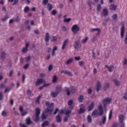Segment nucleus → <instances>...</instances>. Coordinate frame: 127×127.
<instances>
[{
  "label": "nucleus",
  "mask_w": 127,
  "mask_h": 127,
  "mask_svg": "<svg viewBox=\"0 0 127 127\" xmlns=\"http://www.w3.org/2000/svg\"><path fill=\"white\" fill-rule=\"evenodd\" d=\"M109 87H110V83H106L104 86V90L106 91V90H107V89H108Z\"/></svg>",
  "instance_id": "29"
},
{
  "label": "nucleus",
  "mask_w": 127,
  "mask_h": 127,
  "mask_svg": "<svg viewBox=\"0 0 127 127\" xmlns=\"http://www.w3.org/2000/svg\"><path fill=\"white\" fill-rule=\"evenodd\" d=\"M1 115L3 116V117H5V116H6V112H5V111H2Z\"/></svg>",
  "instance_id": "56"
},
{
  "label": "nucleus",
  "mask_w": 127,
  "mask_h": 127,
  "mask_svg": "<svg viewBox=\"0 0 127 127\" xmlns=\"http://www.w3.org/2000/svg\"><path fill=\"white\" fill-rule=\"evenodd\" d=\"M26 123L27 125H30V124H32V121H31V119H30V117H28L26 119Z\"/></svg>",
  "instance_id": "23"
},
{
  "label": "nucleus",
  "mask_w": 127,
  "mask_h": 127,
  "mask_svg": "<svg viewBox=\"0 0 127 127\" xmlns=\"http://www.w3.org/2000/svg\"><path fill=\"white\" fill-rule=\"evenodd\" d=\"M88 37H86L84 39H83L81 41V43H86L88 41Z\"/></svg>",
  "instance_id": "34"
},
{
  "label": "nucleus",
  "mask_w": 127,
  "mask_h": 127,
  "mask_svg": "<svg viewBox=\"0 0 127 127\" xmlns=\"http://www.w3.org/2000/svg\"><path fill=\"white\" fill-rule=\"evenodd\" d=\"M101 83L100 82H97L96 84V91L97 92H99L100 91V89H101Z\"/></svg>",
  "instance_id": "20"
},
{
  "label": "nucleus",
  "mask_w": 127,
  "mask_h": 127,
  "mask_svg": "<svg viewBox=\"0 0 127 127\" xmlns=\"http://www.w3.org/2000/svg\"><path fill=\"white\" fill-rule=\"evenodd\" d=\"M102 14L104 16H107V15H108V14H109V10L108 9H107V8L103 9V11H102Z\"/></svg>",
  "instance_id": "17"
},
{
  "label": "nucleus",
  "mask_w": 127,
  "mask_h": 127,
  "mask_svg": "<svg viewBox=\"0 0 127 127\" xmlns=\"http://www.w3.org/2000/svg\"><path fill=\"white\" fill-rule=\"evenodd\" d=\"M29 10V7L28 6H26L24 8V12H27Z\"/></svg>",
  "instance_id": "49"
},
{
  "label": "nucleus",
  "mask_w": 127,
  "mask_h": 127,
  "mask_svg": "<svg viewBox=\"0 0 127 127\" xmlns=\"http://www.w3.org/2000/svg\"><path fill=\"white\" fill-rule=\"evenodd\" d=\"M125 35V26L122 25L121 30V36L123 38Z\"/></svg>",
  "instance_id": "15"
},
{
  "label": "nucleus",
  "mask_w": 127,
  "mask_h": 127,
  "mask_svg": "<svg viewBox=\"0 0 127 127\" xmlns=\"http://www.w3.org/2000/svg\"><path fill=\"white\" fill-rule=\"evenodd\" d=\"M106 121H107V117H106V116H104L102 119V124L103 125H105V124H106Z\"/></svg>",
  "instance_id": "31"
},
{
  "label": "nucleus",
  "mask_w": 127,
  "mask_h": 127,
  "mask_svg": "<svg viewBox=\"0 0 127 127\" xmlns=\"http://www.w3.org/2000/svg\"><path fill=\"white\" fill-rule=\"evenodd\" d=\"M64 110H61L59 111V115H63L64 114Z\"/></svg>",
  "instance_id": "51"
},
{
  "label": "nucleus",
  "mask_w": 127,
  "mask_h": 127,
  "mask_svg": "<svg viewBox=\"0 0 127 127\" xmlns=\"http://www.w3.org/2000/svg\"><path fill=\"white\" fill-rule=\"evenodd\" d=\"M90 31L91 32H93V31H97V33H96V35H99L101 32V29L98 28H92L91 29Z\"/></svg>",
  "instance_id": "12"
},
{
  "label": "nucleus",
  "mask_w": 127,
  "mask_h": 127,
  "mask_svg": "<svg viewBox=\"0 0 127 127\" xmlns=\"http://www.w3.org/2000/svg\"><path fill=\"white\" fill-rule=\"evenodd\" d=\"M65 91L67 92V96L70 95V91H69V88L65 87Z\"/></svg>",
  "instance_id": "41"
},
{
  "label": "nucleus",
  "mask_w": 127,
  "mask_h": 127,
  "mask_svg": "<svg viewBox=\"0 0 127 127\" xmlns=\"http://www.w3.org/2000/svg\"><path fill=\"white\" fill-rule=\"evenodd\" d=\"M114 84L116 85V86H120V81L117 80V79H114Z\"/></svg>",
  "instance_id": "33"
},
{
  "label": "nucleus",
  "mask_w": 127,
  "mask_h": 127,
  "mask_svg": "<svg viewBox=\"0 0 127 127\" xmlns=\"http://www.w3.org/2000/svg\"><path fill=\"white\" fill-rule=\"evenodd\" d=\"M56 40H57V38H56V37L53 36V37H52L51 41L52 42H55V41H56Z\"/></svg>",
  "instance_id": "45"
},
{
  "label": "nucleus",
  "mask_w": 127,
  "mask_h": 127,
  "mask_svg": "<svg viewBox=\"0 0 127 127\" xmlns=\"http://www.w3.org/2000/svg\"><path fill=\"white\" fill-rule=\"evenodd\" d=\"M68 42H69V39H66L64 41V42H63V44H64L65 45H67V43H68Z\"/></svg>",
  "instance_id": "50"
},
{
  "label": "nucleus",
  "mask_w": 127,
  "mask_h": 127,
  "mask_svg": "<svg viewBox=\"0 0 127 127\" xmlns=\"http://www.w3.org/2000/svg\"><path fill=\"white\" fill-rule=\"evenodd\" d=\"M62 30H63V31L65 32L67 30V28H66V27H65V26H63L62 27Z\"/></svg>",
  "instance_id": "59"
},
{
  "label": "nucleus",
  "mask_w": 127,
  "mask_h": 127,
  "mask_svg": "<svg viewBox=\"0 0 127 127\" xmlns=\"http://www.w3.org/2000/svg\"><path fill=\"white\" fill-rule=\"evenodd\" d=\"M109 9H110V10L111 11H113L116 10V9H117V5L114 4H112L110 7H109Z\"/></svg>",
  "instance_id": "18"
},
{
  "label": "nucleus",
  "mask_w": 127,
  "mask_h": 127,
  "mask_svg": "<svg viewBox=\"0 0 127 127\" xmlns=\"http://www.w3.org/2000/svg\"><path fill=\"white\" fill-rule=\"evenodd\" d=\"M125 118L126 117L125 116L123 115H121L119 116V123L121 124V127H125V122H124V120H125Z\"/></svg>",
  "instance_id": "5"
},
{
  "label": "nucleus",
  "mask_w": 127,
  "mask_h": 127,
  "mask_svg": "<svg viewBox=\"0 0 127 127\" xmlns=\"http://www.w3.org/2000/svg\"><path fill=\"white\" fill-rule=\"evenodd\" d=\"M49 39H50V36H49V33H46V36L45 38V41H46V44L47 45V43L49 42Z\"/></svg>",
  "instance_id": "16"
},
{
  "label": "nucleus",
  "mask_w": 127,
  "mask_h": 127,
  "mask_svg": "<svg viewBox=\"0 0 127 127\" xmlns=\"http://www.w3.org/2000/svg\"><path fill=\"white\" fill-rule=\"evenodd\" d=\"M62 87H61V86L59 85L57 86L56 91L57 93H58V94H59V93H60V91L62 90Z\"/></svg>",
  "instance_id": "22"
},
{
  "label": "nucleus",
  "mask_w": 127,
  "mask_h": 127,
  "mask_svg": "<svg viewBox=\"0 0 127 127\" xmlns=\"http://www.w3.org/2000/svg\"><path fill=\"white\" fill-rule=\"evenodd\" d=\"M49 125V123L48 121H45L43 123L42 127H44L45 126H48Z\"/></svg>",
  "instance_id": "36"
},
{
  "label": "nucleus",
  "mask_w": 127,
  "mask_h": 127,
  "mask_svg": "<svg viewBox=\"0 0 127 127\" xmlns=\"http://www.w3.org/2000/svg\"><path fill=\"white\" fill-rule=\"evenodd\" d=\"M39 115H40V109L37 108L36 109L35 118L34 119V121L36 122L39 121Z\"/></svg>",
  "instance_id": "3"
},
{
  "label": "nucleus",
  "mask_w": 127,
  "mask_h": 127,
  "mask_svg": "<svg viewBox=\"0 0 127 127\" xmlns=\"http://www.w3.org/2000/svg\"><path fill=\"white\" fill-rule=\"evenodd\" d=\"M58 92H55V91H52L51 92V97H52L53 98H56V97H57V96H58Z\"/></svg>",
  "instance_id": "19"
},
{
  "label": "nucleus",
  "mask_w": 127,
  "mask_h": 127,
  "mask_svg": "<svg viewBox=\"0 0 127 127\" xmlns=\"http://www.w3.org/2000/svg\"><path fill=\"white\" fill-rule=\"evenodd\" d=\"M29 47V44L28 43L26 44L25 48H23L22 50L23 53H26V52H27Z\"/></svg>",
  "instance_id": "14"
},
{
  "label": "nucleus",
  "mask_w": 127,
  "mask_h": 127,
  "mask_svg": "<svg viewBox=\"0 0 127 127\" xmlns=\"http://www.w3.org/2000/svg\"><path fill=\"white\" fill-rule=\"evenodd\" d=\"M64 114L67 116V117H69V115L71 114V110H67Z\"/></svg>",
  "instance_id": "38"
},
{
  "label": "nucleus",
  "mask_w": 127,
  "mask_h": 127,
  "mask_svg": "<svg viewBox=\"0 0 127 127\" xmlns=\"http://www.w3.org/2000/svg\"><path fill=\"white\" fill-rule=\"evenodd\" d=\"M56 121L58 123H61L62 120H61V117L60 116V115H58L56 117Z\"/></svg>",
  "instance_id": "25"
},
{
  "label": "nucleus",
  "mask_w": 127,
  "mask_h": 127,
  "mask_svg": "<svg viewBox=\"0 0 127 127\" xmlns=\"http://www.w3.org/2000/svg\"><path fill=\"white\" fill-rule=\"evenodd\" d=\"M5 55H6V54H5V52H1L0 57L1 60H4L5 59Z\"/></svg>",
  "instance_id": "24"
},
{
  "label": "nucleus",
  "mask_w": 127,
  "mask_h": 127,
  "mask_svg": "<svg viewBox=\"0 0 127 127\" xmlns=\"http://www.w3.org/2000/svg\"><path fill=\"white\" fill-rule=\"evenodd\" d=\"M78 114H82L85 112V107H84V105L81 104L80 105V109L78 110Z\"/></svg>",
  "instance_id": "10"
},
{
  "label": "nucleus",
  "mask_w": 127,
  "mask_h": 127,
  "mask_svg": "<svg viewBox=\"0 0 127 127\" xmlns=\"http://www.w3.org/2000/svg\"><path fill=\"white\" fill-rule=\"evenodd\" d=\"M18 2V0H14L13 5H15V4H16V3H17Z\"/></svg>",
  "instance_id": "57"
},
{
  "label": "nucleus",
  "mask_w": 127,
  "mask_h": 127,
  "mask_svg": "<svg viewBox=\"0 0 127 127\" xmlns=\"http://www.w3.org/2000/svg\"><path fill=\"white\" fill-rule=\"evenodd\" d=\"M19 125L21 127H26V126H25V125L22 124L21 123H20Z\"/></svg>",
  "instance_id": "63"
},
{
  "label": "nucleus",
  "mask_w": 127,
  "mask_h": 127,
  "mask_svg": "<svg viewBox=\"0 0 127 127\" xmlns=\"http://www.w3.org/2000/svg\"><path fill=\"white\" fill-rule=\"evenodd\" d=\"M50 83H45L43 85V87H49L50 86Z\"/></svg>",
  "instance_id": "62"
},
{
  "label": "nucleus",
  "mask_w": 127,
  "mask_h": 127,
  "mask_svg": "<svg viewBox=\"0 0 127 127\" xmlns=\"http://www.w3.org/2000/svg\"><path fill=\"white\" fill-rule=\"evenodd\" d=\"M65 74L68 75V76H72L73 75V74H72V72H71V71H69L68 70H66Z\"/></svg>",
  "instance_id": "35"
},
{
  "label": "nucleus",
  "mask_w": 127,
  "mask_h": 127,
  "mask_svg": "<svg viewBox=\"0 0 127 127\" xmlns=\"http://www.w3.org/2000/svg\"><path fill=\"white\" fill-rule=\"evenodd\" d=\"M101 8H102V6L100 5V4H98L97 6V11H100V10H101Z\"/></svg>",
  "instance_id": "42"
},
{
  "label": "nucleus",
  "mask_w": 127,
  "mask_h": 127,
  "mask_svg": "<svg viewBox=\"0 0 127 127\" xmlns=\"http://www.w3.org/2000/svg\"><path fill=\"white\" fill-rule=\"evenodd\" d=\"M46 105L48 107V108L44 112L42 115L41 119L42 120H45L47 118V115H46V113H50L51 114L53 111V107H54V103H52L50 104L49 102L47 101L46 102Z\"/></svg>",
  "instance_id": "1"
},
{
  "label": "nucleus",
  "mask_w": 127,
  "mask_h": 127,
  "mask_svg": "<svg viewBox=\"0 0 127 127\" xmlns=\"http://www.w3.org/2000/svg\"><path fill=\"white\" fill-rule=\"evenodd\" d=\"M74 59L76 61H79V60H81V57H75L74 58Z\"/></svg>",
  "instance_id": "53"
},
{
  "label": "nucleus",
  "mask_w": 127,
  "mask_h": 127,
  "mask_svg": "<svg viewBox=\"0 0 127 127\" xmlns=\"http://www.w3.org/2000/svg\"><path fill=\"white\" fill-rule=\"evenodd\" d=\"M58 49L57 47L55 46V47H54V48L53 49V51H52V56H54V55H55V51H56Z\"/></svg>",
  "instance_id": "30"
},
{
  "label": "nucleus",
  "mask_w": 127,
  "mask_h": 127,
  "mask_svg": "<svg viewBox=\"0 0 127 127\" xmlns=\"http://www.w3.org/2000/svg\"><path fill=\"white\" fill-rule=\"evenodd\" d=\"M113 116V111L110 110L109 115V120H111L112 119V116Z\"/></svg>",
  "instance_id": "39"
},
{
  "label": "nucleus",
  "mask_w": 127,
  "mask_h": 127,
  "mask_svg": "<svg viewBox=\"0 0 127 127\" xmlns=\"http://www.w3.org/2000/svg\"><path fill=\"white\" fill-rule=\"evenodd\" d=\"M111 101H112V99L110 98H106L103 100V104L104 105V108L106 109L107 108V106L106 105H108V104H110L111 103Z\"/></svg>",
  "instance_id": "6"
},
{
  "label": "nucleus",
  "mask_w": 127,
  "mask_h": 127,
  "mask_svg": "<svg viewBox=\"0 0 127 127\" xmlns=\"http://www.w3.org/2000/svg\"><path fill=\"white\" fill-rule=\"evenodd\" d=\"M48 3V0H43V3L46 5V4H47Z\"/></svg>",
  "instance_id": "54"
},
{
  "label": "nucleus",
  "mask_w": 127,
  "mask_h": 127,
  "mask_svg": "<svg viewBox=\"0 0 127 127\" xmlns=\"http://www.w3.org/2000/svg\"><path fill=\"white\" fill-rule=\"evenodd\" d=\"M68 105L69 106V109H73V106H72L73 105V101L69 100L68 102Z\"/></svg>",
  "instance_id": "27"
},
{
  "label": "nucleus",
  "mask_w": 127,
  "mask_h": 127,
  "mask_svg": "<svg viewBox=\"0 0 127 127\" xmlns=\"http://www.w3.org/2000/svg\"><path fill=\"white\" fill-rule=\"evenodd\" d=\"M87 122H88V123H92V118L91 117V116H88Z\"/></svg>",
  "instance_id": "40"
},
{
  "label": "nucleus",
  "mask_w": 127,
  "mask_h": 127,
  "mask_svg": "<svg viewBox=\"0 0 127 127\" xmlns=\"http://www.w3.org/2000/svg\"><path fill=\"white\" fill-rule=\"evenodd\" d=\"M47 8H48L49 10H51V9H52V8H53V6L52 5V4L48 3L47 4Z\"/></svg>",
  "instance_id": "32"
},
{
  "label": "nucleus",
  "mask_w": 127,
  "mask_h": 127,
  "mask_svg": "<svg viewBox=\"0 0 127 127\" xmlns=\"http://www.w3.org/2000/svg\"><path fill=\"white\" fill-rule=\"evenodd\" d=\"M113 19H115V20H117L118 18V15L117 14H115L112 16Z\"/></svg>",
  "instance_id": "47"
},
{
  "label": "nucleus",
  "mask_w": 127,
  "mask_h": 127,
  "mask_svg": "<svg viewBox=\"0 0 127 127\" xmlns=\"http://www.w3.org/2000/svg\"><path fill=\"white\" fill-rule=\"evenodd\" d=\"M19 111L21 113V115L23 117L25 116L27 114V112L26 111H23V108L22 106H20Z\"/></svg>",
  "instance_id": "13"
},
{
  "label": "nucleus",
  "mask_w": 127,
  "mask_h": 127,
  "mask_svg": "<svg viewBox=\"0 0 127 127\" xmlns=\"http://www.w3.org/2000/svg\"><path fill=\"white\" fill-rule=\"evenodd\" d=\"M9 18V16L7 15V14L4 16V17L1 19V21H5L6 20H7L8 18Z\"/></svg>",
  "instance_id": "26"
},
{
  "label": "nucleus",
  "mask_w": 127,
  "mask_h": 127,
  "mask_svg": "<svg viewBox=\"0 0 127 127\" xmlns=\"http://www.w3.org/2000/svg\"><path fill=\"white\" fill-rule=\"evenodd\" d=\"M98 110H94L92 112V116L93 117V118H97V117H98L99 116H102L103 114H104V111H103V107H102V105H100L98 106Z\"/></svg>",
  "instance_id": "2"
},
{
  "label": "nucleus",
  "mask_w": 127,
  "mask_h": 127,
  "mask_svg": "<svg viewBox=\"0 0 127 127\" xmlns=\"http://www.w3.org/2000/svg\"><path fill=\"white\" fill-rule=\"evenodd\" d=\"M94 107H95V103L94 102H91L90 104L88 105V110L89 112L92 111L93 109H94Z\"/></svg>",
  "instance_id": "9"
},
{
  "label": "nucleus",
  "mask_w": 127,
  "mask_h": 127,
  "mask_svg": "<svg viewBox=\"0 0 127 127\" xmlns=\"http://www.w3.org/2000/svg\"><path fill=\"white\" fill-rule=\"evenodd\" d=\"M27 93L29 96H31V90L28 89L27 91Z\"/></svg>",
  "instance_id": "55"
},
{
  "label": "nucleus",
  "mask_w": 127,
  "mask_h": 127,
  "mask_svg": "<svg viewBox=\"0 0 127 127\" xmlns=\"http://www.w3.org/2000/svg\"><path fill=\"white\" fill-rule=\"evenodd\" d=\"M75 91H76V89H75V87H71V91H70L71 93H74L75 92Z\"/></svg>",
  "instance_id": "52"
},
{
  "label": "nucleus",
  "mask_w": 127,
  "mask_h": 127,
  "mask_svg": "<svg viewBox=\"0 0 127 127\" xmlns=\"http://www.w3.org/2000/svg\"><path fill=\"white\" fill-rule=\"evenodd\" d=\"M125 44H127V33L125 39Z\"/></svg>",
  "instance_id": "61"
},
{
  "label": "nucleus",
  "mask_w": 127,
  "mask_h": 127,
  "mask_svg": "<svg viewBox=\"0 0 127 127\" xmlns=\"http://www.w3.org/2000/svg\"><path fill=\"white\" fill-rule=\"evenodd\" d=\"M57 13V11L56 10H53L51 12V14H53V15H55Z\"/></svg>",
  "instance_id": "48"
},
{
  "label": "nucleus",
  "mask_w": 127,
  "mask_h": 127,
  "mask_svg": "<svg viewBox=\"0 0 127 127\" xmlns=\"http://www.w3.org/2000/svg\"><path fill=\"white\" fill-rule=\"evenodd\" d=\"M74 46L75 49H76L77 50H78V49H80L81 47V44H80V41L75 42Z\"/></svg>",
  "instance_id": "7"
},
{
  "label": "nucleus",
  "mask_w": 127,
  "mask_h": 127,
  "mask_svg": "<svg viewBox=\"0 0 127 127\" xmlns=\"http://www.w3.org/2000/svg\"><path fill=\"white\" fill-rule=\"evenodd\" d=\"M123 64L124 65H126L127 64V60L126 59H124Z\"/></svg>",
  "instance_id": "60"
},
{
  "label": "nucleus",
  "mask_w": 127,
  "mask_h": 127,
  "mask_svg": "<svg viewBox=\"0 0 127 127\" xmlns=\"http://www.w3.org/2000/svg\"><path fill=\"white\" fill-rule=\"evenodd\" d=\"M57 81V76L56 75H55L53 77V82L55 83Z\"/></svg>",
  "instance_id": "43"
},
{
  "label": "nucleus",
  "mask_w": 127,
  "mask_h": 127,
  "mask_svg": "<svg viewBox=\"0 0 127 127\" xmlns=\"http://www.w3.org/2000/svg\"><path fill=\"white\" fill-rule=\"evenodd\" d=\"M105 67L107 68L109 72H113L115 69V67L113 65H106Z\"/></svg>",
  "instance_id": "8"
},
{
  "label": "nucleus",
  "mask_w": 127,
  "mask_h": 127,
  "mask_svg": "<svg viewBox=\"0 0 127 127\" xmlns=\"http://www.w3.org/2000/svg\"><path fill=\"white\" fill-rule=\"evenodd\" d=\"M83 100H84V96L82 95H80V96L78 97V102H79L80 103H82Z\"/></svg>",
  "instance_id": "28"
},
{
  "label": "nucleus",
  "mask_w": 127,
  "mask_h": 127,
  "mask_svg": "<svg viewBox=\"0 0 127 127\" xmlns=\"http://www.w3.org/2000/svg\"><path fill=\"white\" fill-rule=\"evenodd\" d=\"M84 63H85V62H84V61H79L78 62V65H79V66H83V65H84Z\"/></svg>",
  "instance_id": "44"
},
{
  "label": "nucleus",
  "mask_w": 127,
  "mask_h": 127,
  "mask_svg": "<svg viewBox=\"0 0 127 127\" xmlns=\"http://www.w3.org/2000/svg\"><path fill=\"white\" fill-rule=\"evenodd\" d=\"M72 62H73V58H70L66 61L65 64L66 65H70V64H71V63H72Z\"/></svg>",
  "instance_id": "21"
},
{
  "label": "nucleus",
  "mask_w": 127,
  "mask_h": 127,
  "mask_svg": "<svg viewBox=\"0 0 127 127\" xmlns=\"http://www.w3.org/2000/svg\"><path fill=\"white\" fill-rule=\"evenodd\" d=\"M80 30V27L78 26V25H73L71 28L72 32L74 34H76L78 31Z\"/></svg>",
  "instance_id": "4"
},
{
  "label": "nucleus",
  "mask_w": 127,
  "mask_h": 127,
  "mask_svg": "<svg viewBox=\"0 0 127 127\" xmlns=\"http://www.w3.org/2000/svg\"><path fill=\"white\" fill-rule=\"evenodd\" d=\"M113 127H117L118 124L116 123H113V125L112 126Z\"/></svg>",
  "instance_id": "64"
},
{
  "label": "nucleus",
  "mask_w": 127,
  "mask_h": 127,
  "mask_svg": "<svg viewBox=\"0 0 127 127\" xmlns=\"http://www.w3.org/2000/svg\"><path fill=\"white\" fill-rule=\"evenodd\" d=\"M71 21V18H65L64 19V22H69V21Z\"/></svg>",
  "instance_id": "46"
},
{
  "label": "nucleus",
  "mask_w": 127,
  "mask_h": 127,
  "mask_svg": "<svg viewBox=\"0 0 127 127\" xmlns=\"http://www.w3.org/2000/svg\"><path fill=\"white\" fill-rule=\"evenodd\" d=\"M41 97H42V95H39V96L37 97V99H36V103L37 104H39V100H40V99H41Z\"/></svg>",
  "instance_id": "37"
},
{
  "label": "nucleus",
  "mask_w": 127,
  "mask_h": 127,
  "mask_svg": "<svg viewBox=\"0 0 127 127\" xmlns=\"http://www.w3.org/2000/svg\"><path fill=\"white\" fill-rule=\"evenodd\" d=\"M43 83V79L41 78H38L35 82L36 86H39V85H41Z\"/></svg>",
  "instance_id": "11"
},
{
  "label": "nucleus",
  "mask_w": 127,
  "mask_h": 127,
  "mask_svg": "<svg viewBox=\"0 0 127 127\" xmlns=\"http://www.w3.org/2000/svg\"><path fill=\"white\" fill-rule=\"evenodd\" d=\"M29 66V64H27L24 66V69H27L28 68V66Z\"/></svg>",
  "instance_id": "58"
}]
</instances>
